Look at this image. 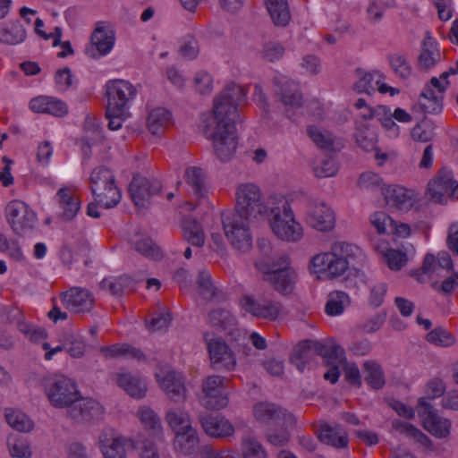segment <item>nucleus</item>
<instances>
[{"instance_id": "nucleus-1", "label": "nucleus", "mask_w": 458, "mask_h": 458, "mask_svg": "<svg viewBox=\"0 0 458 458\" xmlns=\"http://www.w3.org/2000/svg\"><path fill=\"white\" fill-rule=\"evenodd\" d=\"M245 98L246 92L242 87L229 83L216 96L212 111L203 118L204 132L212 142L216 157L222 162L229 161L236 153L237 106Z\"/></svg>"}, {"instance_id": "nucleus-2", "label": "nucleus", "mask_w": 458, "mask_h": 458, "mask_svg": "<svg viewBox=\"0 0 458 458\" xmlns=\"http://www.w3.org/2000/svg\"><path fill=\"white\" fill-rule=\"evenodd\" d=\"M364 258L362 250L344 241L334 242L330 249L311 257L310 274L318 280L331 281L344 276L352 266Z\"/></svg>"}, {"instance_id": "nucleus-3", "label": "nucleus", "mask_w": 458, "mask_h": 458, "mask_svg": "<svg viewBox=\"0 0 458 458\" xmlns=\"http://www.w3.org/2000/svg\"><path fill=\"white\" fill-rule=\"evenodd\" d=\"M259 247L263 255L257 258L255 267L262 274L263 280L279 293H291L294 289L297 275L291 267L289 257L282 255L271 259V243L265 239L259 242Z\"/></svg>"}, {"instance_id": "nucleus-4", "label": "nucleus", "mask_w": 458, "mask_h": 458, "mask_svg": "<svg viewBox=\"0 0 458 458\" xmlns=\"http://www.w3.org/2000/svg\"><path fill=\"white\" fill-rule=\"evenodd\" d=\"M268 225L272 233L280 241L298 243L304 238V227L297 219L287 198L283 194L268 197Z\"/></svg>"}, {"instance_id": "nucleus-5", "label": "nucleus", "mask_w": 458, "mask_h": 458, "mask_svg": "<svg viewBox=\"0 0 458 458\" xmlns=\"http://www.w3.org/2000/svg\"><path fill=\"white\" fill-rule=\"evenodd\" d=\"M261 189L253 182L239 183L235 190V211L245 217L258 220L268 213Z\"/></svg>"}, {"instance_id": "nucleus-6", "label": "nucleus", "mask_w": 458, "mask_h": 458, "mask_svg": "<svg viewBox=\"0 0 458 458\" xmlns=\"http://www.w3.org/2000/svg\"><path fill=\"white\" fill-rule=\"evenodd\" d=\"M44 393L55 408H69L80 399V391L74 379L64 375H55L43 382Z\"/></svg>"}, {"instance_id": "nucleus-7", "label": "nucleus", "mask_w": 458, "mask_h": 458, "mask_svg": "<svg viewBox=\"0 0 458 458\" xmlns=\"http://www.w3.org/2000/svg\"><path fill=\"white\" fill-rule=\"evenodd\" d=\"M90 189L95 200L105 208L115 207L122 199V193L115 184L114 173L105 167L98 166L89 176Z\"/></svg>"}, {"instance_id": "nucleus-8", "label": "nucleus", "mask_w": 458, "mask_h": 458, "mask_svg": "<svg viewBox=\"0 0 458 458\" xmlns=\"http://www.w3.org/2000/svg\"><path fill=\"white\" fill-rule=\"evenodd\" d=\"M458 72V61L456 67H451L442 72L439 78L432 77L425 85L418 100V106L425 113L438 114L443 109L444 96L450 82L448 78Z\"/></svg>"}, {"instance_id": "nucleus-9", "label": "nucleus", "mask_w": 458, "mask_h": 458, "mask_svg": "<svg viewBox=\"0 0 458 458\" xmlns=\"http://www.w3.org/2000/svg\"><path fill=\"white\" fill-rule=\"evenodd\" d=\"M250 220L253 219L233 212L224 213L222 216L225 235L231 244L240 251H247L252 245Z\"/></svg>"}, {"instance_id": "nucleus-10", "label": "nucleus", "mask_w": 458, "mask_h": 458, "mask_svg": "<svg viewBox=\"0 0 458 458\" xmlns=\"http://www.w3.org/2000/svg\"><path fill=\"white\" fill-rule=\"evenodd\" d=\"M116 42L114 27L108 21H98L91 32L86 54L92 59H100L111 54Z\"/></svg>"}, {"instance_id": "nucleus-11", "label": "nucleus", "mask_w": 458, "mask_h": 458, "mask_svg": "<svg viewBox=\"0 0 458 458\" xmlns=\"http://www.w3.org/2000/svg\"><path fill=\"white\" fill-rule=\"evenodd\" d=\"M200 404L208 410H221L229 403L225 378L219 375L207 377L202 381Z\"/></svg>"}, {"instance_id": "nucleus-12", "label": "nucleus", "mask_w": 458, "mask_h": 458, "mask_svg": "<svg viewBox=\"0 0 458 458\" xmlns=\"http://www.w3.org/2000/svg\"><path fill=\"white\" fill-rule=\"evenodd\" d=\"M160 389L174 403H183L187 399L188 391L185 377L170 367H161L155 373Z\"/></svg>"}, {"instance_id": "nucleus-13", "label": "nucleus", "mask_w": 458, "mask_h": 458, "mask_svg": "<svg viewBox=\"0 0 458 458\" xmlns=\"http://www.w3.org/2000/svg\"><path fill=\"white\" fill-rule=\"evenodd\" d=\"M5 216L12 230L18 235L31 232L37 224L36 213L25 202L14 199L5 208Z\"/></svg>"}, {"instance_id": "nucleus-14", "label": "nucleus", "mask_w": 458, "mask_h": 458, "mask_svg": "<svg viewBox=\"0 0 458 458\" xmlns=\"http://www.w3.org/2000/svg\"><path fill=\"white\" fill-rule=\"evenodd\" d=\"M239 305L245 314L267 320L277 319L283 311L279 302L250 294L243 295L239 301Z\"/></svg>"}, {"instance_id": "nucleus-15", "label": "nucleus", "mask_w": 458, "mask_h": 458, "mask_svg": "<svg viewBox=\"0 0 458 458\" xmlns=\"http://www.w3.org/2000/svg\"><path fill=\"white\" fill-rule=\"evenodd\" d=\"M134 445V439L126 437L114 428H105L98 438L103 458H128L126 447Z\"/></svg>"}, {"instance_id": "nucleus-16", "label": "nucleus", "mask_w": 458, "mask_h": 458, "mask_svg": "<svg viewBox=\"0 0 458 458\" xmlns=\"http://www.w3.org/2000/svg\"><path fill=\"white\" fill-rule=\"evenodd\" d=\"M417 409L422 427L428 433L438 438H445L450 435L451 421L440 416L425 398L419 401Z\"/></svg>"}, {"instance_id": "nucleus-17", "label": "nucleus", "mask_w": 458, "mask_h": 458, "mask_svg": "<svg viewBox=\"0 0 458 458\" xmlns=\"http://www.w3.org/2000/svg\"><path fill=\"white\" fill-rule=\"evenodd\" d=\"M305 222L312 229L327 233L335 228V215L330 206L324 201H310L305 211Z\"/></svg>"}, {"instance_id": "nucleus-18", "label": "nucleus", "mask_w": 458, "mask_h": 458, "mask_svg": "<svg viewBox=\"0 0 458 458\" xmlns=\"http://www.w3.org/2000/svg\"><path fill=\"white\" fill-rule=\"evenodd\" d=\"M252 415L255 420L260 424H276L282 427H290L295 422L294 416L279 405L260 402L256 403L252 409Z\"/></svg>"}, {"instance_id": "nucleus-19", "label": "nucleus", "mask_w": 458, "mask_h": 458, "mask_svg": "<svg viewBox=\"0 0 458 458\" xmlns=\"http://www.w3.org/2000/svg\"><path fill=\"white\" fill-rule=\"evenodd\" d=\"M107 106L111 111L120 108L128 110L129 104L136 97V89L125 80H110L106 83Z\"/></svg>"}, {"instance_id": "nucleus-20", "label": "nucleus", "mask_w": 458, "mask_h": 458, "mask_svg": "<svg viewBox=\"0 0 458 458\" xmlns=\"http://www.w3.org/2000/svg\"><path fill=\"white\" fill-rule=\"evenodd\" d=\"M212 365L217 369L233 370L237 365L236 356L221 337L205 335Z\"/></svg>"}, {"instance_id": "nucleus-21", "label": "nucleus", "mask_w": 458, "mask_h": 458, "mask_svg": "<svg viewBox=\"0 0 458 458\" xmlns=\"http://www.w3.org/2000/svg\"><path fill=\"white\" fill-rule=\"evenodd\" d=\"M428 193L435 202L442 203L447 198L458 197V183L454 180L453 172L443 168L428 184Z\"/></svg>"}, {"instance_id": "nucleus-22", "label": "nucleus", "mask_w": 458, "mask_h": 458, "mask_svg": "<svg viewBox=\"0 0 458 458\" xmlns=\"http://www.w3.org/2000/svg\"><path fill=\"white\" fill-rule=\"evenodd\" d=\"M452 268L453 261L447 252L441 251L437 257L428 253L424 258L421 268L412 271L411 275L419 282L425 283L428 278L442 276L444 271H450Z\"/></svg>"}, {"instance_id": "nucleus-23", "label": "nucleus", "mask_w": 458, "mask_h": 458, "mask_svg": "<svg viewBox=\"0 0 458 458\" xmlns=\"http://www.w3.org/2000/svg\"><path fill=\"white\" fill-rule=\"evenodd\" d=\"M160 190L161 183L157 179L140 174L133 176L129 188L131 197L138 208L147 207Z\"/></svg>"}, {"instance_id": "nucleus-24", "label": "nucleus", "mask_w": 458, "mask_h": 458, "mask_svg": "<svg viewBox=\"0 0 458 458\" xmlns=\"http://www.w3.org/2000/svg\"><path fill=\"white\" fill-rule=\"evenodd\" d=\"M381 117V126L385 135L391 139H397L401 135V128L396 122L401 123H410L412 122V115L402 107H396L394 111L387 106L379 109Z\"/></svg>"}, {"instance_id": "nucleus-25", "label": "nucleus", "mask_w": 458, "mask_h": 458, "mask_svg": "<svg viewBox=\"0 0 458 458\" xmlns=\"http://www.w3.org/2000/svg\"><path fill=\"white\" fill-rule=\"evenodd\" d=\"M383 196L390 208L402 212L409 211L418 200L414 191L400 185H387L383 190Z\"/></svg>"}, {"instance_id": "nucleus-26", "label": "nucleus", "mask_w": 458, "mask_h": 458, "mask_svg": "<svg viewBox=\"0 0 458 458\" xmlns=\"http://www.w3.org/2000/svg\"><path fill=\"white\" fill-rule=\"evenodd\" d=\"M63 305L72 312L85 313L92 310L93 295L86 289L72 287L61 296Z\"/></svg>"}, {"instance_id": "nucleus-27", "label": "nucleus", "mask_w": 458, "mask_h": 458, "mask_svg": "<svg viewBox=\"0 0 458 458\" xmlns=\"http://www.w3.org/2000/svg\"><path fill=\"white\" fill-rule=\"evenodd\" d=\"M374 248L382 261L393 271L401 270L409 261L408 254L403 250L393 248L386 240L375 242Z\"/></svg>"}, {"instance_id": "nucleus-28", "label": "nucleus", "mask_w": 458, "mask_h": 458, "mask_svg": "<svg viewBox=\"0 0 458 458\" xmlns=\"http://www.w3.org/2000/svg\"><path fill=\"white\" fill-rule=\"evenodd\" d=\"M105 412L104 407L96 400L80 399L69 410V415L77 421H89L100 419Z\"/></svg>"}, {"instance_id": "nucleus-29", "label": "nucleus", "mask_w": 458, "mask_h": 458, "mask_svg": "<svg viewBox=\"0 0 458 458\" xmlns=\"http://www.w3.org/2000/svg\"><path fill=\"white\" fill-rule=\"evenodd\" d=\"M114 380L116 385L132 398L142 399L147 394V383L138 375L121 371L115 373Z\"/></svg>"}, {"instance_id": "nucleus-30", "label": "nucleus", "mask_w": 458, "mask_h": 458, "mask_svg": "<svg viewBox=\"0 0 458 458\" xmlns=\"http://www.w3.org/2000/svg\"><path fill=\"white\" fill-rule=\"evenodd\" d=\"M30 109L37 114H48L63 117L68 113V106L64 101L49 96H38L30 99Z\"/></svg>"}, {"instance_id": "nucleus-31", "label": "nucleus", "mask_w": 458, "mask_h": 458, "mask_svg": "<svg viewBox=\"0 0 458 458\" xmlns=\"http://www.w3.org/2000/svg\"><path fill=\"white\" fill-rule=\"evenodd\" d=\"M199 437L195 428L177 432L173 439V449L177 455L191 456L199 452Z\"/></svg>"}, {"instance_id": "nucleus-32", "label": "nucleus", "mask_w": 458, "mask_h": 458, "mask_svg": "<svg viewBox=\"0 0 458 458\" xmlns=\"http://www.w3.org/2000/svg\"><path fill=\"white\" fill-rule=\"evenodd\" d=\"M56 202L62 210V216L65 220L72 219L81 208V201L74 187H63L58 190Z\"/></svg>"}, {"instance_id": "nucleus-33", "label": "nucleus", "mask_w": 458, "mask_h": 458, "mask_svg": "<svg viewBox=\"0 0 458 458\" xmlns=\"http://www.w3.org/2000/svg\"><path fill=\"white\" fill-rule=\"evenodd\" d=\"M201 424L204 431L212 437L224 438L234 434V427L222 415L204 418Z\"/></svg>"}, {"instance_id": "nucleus-34", "label": "nucleus", "mask_w": 458, "mask_h": 458, "mask_svg": "<svg viewBox=\"0 0 458 458\" xmlns=\"http://www.w3.org/2000/svg\"><path fill=\"white\" fill-rule=\"evenodd\" d=\"M281 102L284 106L286 115L293 119L292 110L302 106L303 98L295 83L284 80L281 89L277 92Z\"/></svg>"}, {"instance_id": "nucleus-35", "label": "nucleus", "mask_w": 458, "mask_h": 458, "mask_svg": "<svg viewBox=\"0 0 458 458\" xmlns=\"http://www.w3.org/2000/svg\"><path fill=\"white\" fill-rule=\"evenodd\" d=\"M83 141L84 145L82 150L85 154H88L91 148H98L101 144H103L105 148H110L109 145L105 142L103 130L95 118L88 117L86 119Z\"/></svg>"}, {"instance_id": "nucleus-36", "label": "nucleus", "mask_w": 458, "mask_h": 458, "mask_svg": "<svg viewBox=\"0 0 458 458\" xmlns=\"http://www.w3.org/2000/svg\"><path fill=\"white\" fill-rule=\"evenodd\" d=\"M421 48L419 56V64L421 67L428 69L440 62L442 55L438 44L428 31L426 32Z\"/></svg>"}, {"instance_id": "nucleus-37", "label": "nucleus", "mask_w": 458, "mask_h": 458, "mask_svg": "<svg viewBox=\"0 0 458 458\" xmlns=\"http://www.w3.org/2000/svg\"><path fill=\"white\" fill-rule=\"evenodd\" d=\"M357 145L365 151L375 149L377 143V132L374 126L367 122H357L354 132Z\"/></svg>"}, {"instance_id": "nucleus-38", "label": "nucleus", "mask_w": 458, "mask_h": 458, "mask_svg": "<svg viewBox=\"0 0 458 458\" xmlns=\"http://www.w3.org/2000/svg\"><path fill=\"white\" fill-rule=\"evenodd\" d=\"M171 123V112L164 107H156L150 110L148 115L147 127L153 135H159L165 131Z\"/></svg>"}, {"instance_id": "nucleus-39", "label": "nucleus", "mask_w": 458, "mask_h": 458, "mask_svg": "<svg viewBox=\"0 0 458 458\" xmlns=\"http://www.w3.org/2000/svg\"><path fill=\"white\" fill-rule=\"evenodd\" d=\"M165 420L174 435L178 431L182 432L194 428L189 413L181 408L168 409L165 412Z\"/></svg>"}, {"instance_id": "nucleus-40", "label": "nucleus", "mask_w": 458, "mask_h": 458, "mask_svg": "<svg viewBox=\"0 0 458 458\" xmlns=\"http://www.w3.org/2000/svg\"><path fill=\"white\" fill-rule=\"evenodd\" d=\"M326 362L330 369L324 374V377L335 384L339 378L342 365L344 364V350L339 345L334 346L330 352L327 353Z\"/></svg>"}, {"instance_id": "nucleus-41", "label": "nucleus", "mask_w": 458, "mask_h": 458, "mask_svg": "<svg viewBox=\"0 0 458 458\" xmlns=\"http://www.w3.org/2000/svg\"><path fill=\"white\" fill-rule=\"evenodd\" d=\"M308 134L314 144L321 149L335 150L338 148L335 136L321 126L310 125Z\"/></svg>"}, {"instance_id": "nucleus-42", "label": "nucleus", "mask_w": 458, "mask_h": 458, "mask_svg": "<svg viewBox=\"0 0 458 458\" xmlns=\"http://www.w3.org/2000/svg\"><path fill=\"white\" fill-rule=\"evenodd\" d=\"M318 437L323 443L335 447H344L348 444L346 432L340 426L323 424Z\"/></svg>"}, {"instance_id": "nucleus-43", "label": "nucleus", "mask_w": 458, "mask_h": 458, "mask_svg": "<svg viewBox=\"0 0 458 458\" xmlns=\"http://www.w3.org/2000/svg\"><path fill=\"white\" fill-rule=\"evenodd\" d=\"M4 418L8 425L17 431L30 432L34 428L33 420L21 410L6 408Z\"/></svg>"}, {"instance_id": "nucleus-44", "label": "nucleus", "mask_w": 458, "mask_h": 458, "mask_svg": "<svg viewBox=\"0 0 458 458\" xmlns=\"http://www.w3.org/2000/svg\"><path fill=\"white\" fill-rule=\"evenodd\" d=\"M135 416L147 431L153 433L162 431L161 420L151 407L140 405L137 409Z\"/></svg>"}, {"instance_id": "nucleus-45", "label": "nucleus", "mask_w": 458, "mask_h": 458, "mask_svg": "<svg viewBox=\"0 0 458 458\" xmlns=\"http://www.w3.org/2000/svg\"><path fill=\"white\" fill-rule=\"evenodd\" d=\"M131 244L139 253L148 259H158L162 256L159 248L144 233L135 234L131 239Z\"/></svg>"}, {"instance_id": "nucleus-46", "label": "nucleus", "mask_w": 458, "mask_h": 458, "mask_svg": "<svg viewBox=\"0 0 458 458\" xmlns=\"http://www.w3.org/2000/svg\"><path fill=\"white\" fill-rule=\"evenodd\" d=\"M267 9L276 26H285L291 19L286 0H266Z\"/></svg>"}, {"instance_id": "nucleus-47", "label": "nucleus", "mask_w": 458, "mask_h": 458, "mask_svg": "<svg viewBox=\"0 0 458 458\" xmlns=\"http://www.w3.org/2000/svg\"><path fill=\"white\" fill-rule=\"evenodd\" d=\"M351 305L350 296L342 291H335L328 294L325 311L328 316H339Z\"/></svg>"}, {"instance_id": "nucleus-48", "label": "nucleus", "mask_w": 458, "mask_h": 458, "mask_svg": "<svg viewBox=\"0 0 458 458\" xmlns=\"http://www.w3.org/2000/svg\"><path fill=\"white\" fill-rule=\"evenodd\" d=\"M6 444L9 455L12 458H32L33 451L28 439L11 435L8 437Z\"/></svg>"}, {"instance_id": "nucleus-49", "label": "nucleus", "mask_w": 458, "mask_h": 458, "mask_svg": "<svg viewBox=\"0 0 458 458\" xmlns=\"http://www.w3.org/2000/svg\"><path fill=\"white\" fill-rule=\"evenodd\" d=\"M363 373L366 382L374 389L385 386V374L381 365L373 360H368L363 364Z\"/></svg>"}, {"instance_id": "nucleus-50", "label": "nucleus", "mask_w": 458, "mask_h": 458, "mask_svg": "<svg viewBox=\"0 0 458 458\" xmlns=\"http://www.w3.org/2000/svg\"><path fill=\"white\" fill-rule=\"evenodd\" d=\"M184 239L191 244L201 247L205 243V233L200 225L194 219L185 218L182 223Z\"/></svg>"}, {"instance_id": "nucleus-51", "label": "nucleus", "mask_w": 458, "mask_h": 458, "mask_svg": "<svg viewBox=\"0 0 458 458\" xmlns=\"http://www.w3.org/2000/svg\"><path fill=\"white\" fill-rule=\"evenodd\" d=\"M357 186L362 191L372 192L380 191L383 194V190L386 189L387 185H385L383 178L378 174L367 171L360 174L359 176Z\"/></svg>"}, {"instance_id": "nucleus-52", "label": "nucleus", "mask_w": 458, "mask_h": 458, "mask_svg": "<svg viewBox=\"0 0 458 458\" xmlns=\"http://www.w3.org/2000/svg\"><path fill=\"white\" fill-rule=\"evenodd\" d=\"M26 38V30L19 21L7 24L1 30V40L9 45H17Z\"/></svg>"}, {"instance_id": "nucleus-53", "label": "nucleus", "mask_w": 458, "mask_h": 458, "mask_svg": "<svg viewBox=\"0 0 458 458\" xmlns=\"http://www.w3.org/2000/svg\"><path fill=\"white\" fill-rule=\"evenodd\" d=\"M381 80V72L375 71L360 74L359 80L355 82L353 88L358 93L373 94Z\"/></svg>"}, {"instance_id": "nucleus-54", "label": "nucleus", "mask_w": 458, "mask_h": 458, "mask_svg": "<svg viewBox=\"0 0 458 458\" xmlns=\"http://www.w3.org/2000/svg\"><path fill=\"white\" fill-rule=\"evenodd\" d=\"M184 179L196 194L202 196L206 192V176L201 168L197 166H190L186 168Z\"/></svg>"}, {"instance_id": "nucleus-55", "label": "nucleus", "mask_w": 458, "mask_h": 458, "mask_svg": "<svg viewBox=\"0 0 458 458\" xmlns=\"http://www.w3.org/2000/svg\"><path fill=\"white\" fill-rule=\"evenodd\" d=\"M101 353L106 358H114L121 355L135 358L137 360H143L144 354L139 349L131 347L128 344H114L111 346H105L101 348Z\"/></svg>"}, {"instance_id": "nucleus-56", "label": "nucleus", "mask_w": 458, "mask_h": 458, "mask_svg": "<svg viewBox=\"0 0 458 458\" xmlns=\"http://www.w3.org/2000/svg\"><path fill=\"white\" fill-rule=\"evenodd\" d=\"M392 427L397 432L404 434L419 443L427 444L429 441L428 437L421 430L408 422L394 420L392 422Z\"/></svg>"}, {"instance_id": "nucleus-57", "label": "nucleus", "mask_w": 458, "mask_h": 458, "mask_svg": "<svg viewBox=\"0 0 458 458\" xmlns=\"http://www.w3.org/2000/svg\"><path fill=\"white\" fill-rule=\"evenodd\" d=\"M427 341L436 346L449 347L455 344V337L446 329L437 327L427 334Z\"/></svg>"}, {"instance_id": "nucleus-58", "label": "nucleus", "mask_w": 458, "mask_h": 458, "mask_svg": "<svg viewBox=\"0 0 458 458\" xmlns=\"http://www.w3.org/2000/svg\"><path fill=\"white\" fill-rule=\"evenodd\" d=\"M214 80L210 72L205 70L196 72L193 77V87L196 92L208 95L213 91Z\"/></svg>"}, {"instance_id": "nucleus-59", "label": "nucleus", "mask_w": 458, "mask_h": 458, "mask_svg": "<svg viewBox=\"0 0 458 458\" xmlns=\"http://www.w3.org/2000/svg\"><path fill=\"white\" fill-rule=\"evenodd\" d=\"M306 340L299 343V344L293 349L291 362L300 370L302 371L308 362L312 358V352L309 349L310 346H306Z\"/></svg>"}, {"instance_id": "nucleus-60", "label": "nucleus", "mask_w": 458, "mask_h": 458, "mask_svg": "<svg viewBox=\"0 0 458 458\" xmlns=\"http://www.w3.org/2000/svg\"><path fill=\"white\" fill-rule=\"evenodd\" d=\"M369 221L378 234L387 233L388 228L394 225V220L384 211L371 213Z\"/></svg>"}, {"instance_id": "nucleus-61", "label": "nucleus", "mask_w": 458, "mask_h": 458, "mask_svg": "<svg viewBox=\"0 0 458 458\" xmlns=\"http://www.w3.org/2000/svg\"><path fill=\"white\" fill-rule=\"evenodd\" d=\"M242 454L246 458H267L262 445L253 437H246L242 442Z\"/></svg>"}, {"instance_id": "nucleus-62", "label": "nucleus", "mask_w": 458, "mask_h": 458, "mask_svg": "<svg viewBox=\"0 0 458 458\" xmlns=\"http://www.w3.org/2000/svg\"><path fill=\"white\" fill-rule=\"evenodd\" d=\"M259 54L263 60L269 63H275L284 56V47L278 42L267 41L263 44Z\"/></svg>"}, {"instance_id": "nucleus-63", "label": "nucleus", "mask_w": 458, "mask_h": 458, "mask_svg": "<svg viewBox=\"0 0 458 458\" xmlns=\"http://www.w3.org/2000/svg\"><path fill=\"white\" fill-rule=\"evenodd\" d=\"M313 171L318 178L332 177L337 174L338 165L334 158L325 157L314 164Z\"/></svg>"}, {"instance_id": "nucleus-64", "label": "nucleus", "mask_w": 458, "mask_h": 458, "mask_svg": "<svg viewBox=\"0 0 458 458\" xmlns=\"http://www.w3.org/2000/svg\"><path fill=\"white\" fill-rule=\"evenodd\" d=\"M172 320L171 313L165 308H163L156 314L146 326L150 332L165 331Z\"/></svg>"}]
</instances>
